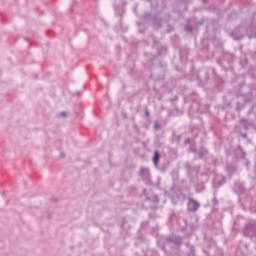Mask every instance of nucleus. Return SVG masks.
I'll return each instance as SVG.
<instances>
[{"label":"nucleus","instance_id":"nucleus-5","mask_svg":"<svg viewBox=\"0 0 256 256\" xmlns=\"http://www.w3.org/2000/svg\"><path fill=\"white\" fill-rule=\"evenodd\" d=\"M160 157H161V155L159 154V151H155L154 156H153V163H154L155 167H157V165H159Z\"/></svg>","mask_w":256,"mask_h":256},{"label":"nucleus","instance_id":"nucleus-4","mask_svg":"<svg viewBox=\"0 0 256 256\" xmlns=\"http://www.w3.org/2000/svg\"><path fill=\"white\" fill-rule=\"evenodd\" d=\"M140 177L142 179H144L145 181H147V179H149L150 174H149V169L147 168H141L140 169Z\"/></svg>","mask_w":256,"mask_h":256},{"label":"nucleus","instance_id":"nucleus-9","mask_svg":"<svg viewBox=\"0 0 256 256\" xmlns=\"http://www.w3.org/2000/svg\"><path fill=\"white\" fill-rule=\"evenodd\" d=\"M189 256H195V250L192 249Z\"/></svg>","mask_w":256,"mask_h":256},{"label":"nucleus","instance_id":"nucleus-7","mask_svg":"<svg viewBox=\"0 0 256 256\" xmlns=\"http://www.w3.org/2000/svg\"><path fill=\"white\" fill-rule=\"evenodd\" d=\"M59 117H67V112H61V113L59 114Z\"/></svg>","mask_w":256,"mask_h":256},{"label":"nucleus","instance_id":"nucleus-3","mask_svg":"<svg viewBox=\"0 0 256 256\" xmlns=\"http://www.w3.org/2000/svg\"><path fill=\"white\" fill-rule=\"evenodd\" d=\"M169 243H173L174 245H181L183 243V238L177 235H170L168 237Z\"/></svg>","mask_w":256,"mask_h":256},{"label":"nucleus","instance_id":"nucleus-1","mask_svg":"<svg viewBox=\"0 0 256 256\" xmlns=\"http://www.w3.org/2000/svg\"><path fill=\"white\" fill-rule=\"evenodd\" d=\"M244 235L245 237H254L256 235V223L249 222L244 227Z\"/></svg>","mask_w":256,"mask_h":256},{"label":"nucleus","instance_id":"nucleus-6","mask_svg":"<svg viewBox=\"0 0 256 256\" xmlns=\"http://www.w3.org/2000/svg\"><path fill=\"white\" fill-rule=\"evenodd\" d=\"M207 153H208L207 149L202 148V149L200 150V152H199V158H200V159H203V157H207Z\"/></svg>","mask_w":256,"mask_h":256},{"label":"nucleus","instance_id":"nucleus-12","mask_svg":"<svg viewBox=\"0 0 256 256\" xmlns=\"http://www.w3.org/2000/svg\"><path fill=\"white\" fill-rule=\"evenodd\" d=\"M146 117H149V111L145 112Z\"/></svg>","mask_w":256,"mask_h":256},{"label":"nucleus","instance_id":"nucleus-2","mask_svg":"<svg viewBox=\"0 0 256 256\" xmlns=\"http://www.w3.org/2000/svg\"><path fill=\"white\" fill-rule=\"evenodd\" d=\"M199 207H201V204H199V202H197L195 199H188V211L195 213L199 209Z\"/></svg>","mask_w":256,"mask_h":256},{"label":"nucleus","instance_id":"nucleus-10","mask_svg":"<svg viewBox=\"0 0 256 256\" xmlns=\"http://www.w3.org/2000/svg\"><path fill=\"white\" fill-rule=\"evenodd\" d=\"M245 191V188L243 186H240V193H243Z\"/></svg>","mask_w":256,"mask_h":256},{"label":"nucleus","instance_id":"nucleus-11","mask_svg":"<svg viewBox=\"0 0 256 256\" xmlns=\"http://www.w3.org/2000/svg\"><path fill=\"white\" fill-rule=\"evenodd\" d=\"M191 151H192L193 153H197V150H195L194 148H191Z\"/></svg>","mask_w":256,"mask_h":256},{"label":"nucleus","instance_id":"nucleus-8","mask_svg":"<svg viewBox=\"0 0 256 256\" xmlns=\"http://www.w3.org/2000/svg\"><path fill=\"white\" fill-rule=\"evenodd\" d=\"M189 143H191V138H187V139L185 140V145H189Z\"/></svg>","mask_w":256,"mask_h":256}]
</instances>
